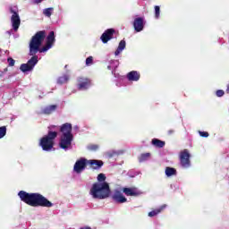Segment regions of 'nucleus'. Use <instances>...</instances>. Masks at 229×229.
<instances>
[{"instance_id": "nucleus-8", "label": "nucleus", "mask_w": 229, "mask_h": 229, "mask_svg": "<svg viewBox=\"0 0 229 229\" xmlns=\"http://www.w3.org/2000/svg\"><path fill=\"white\" fill-rule=\"evenodd\" d=\"M11 13H13L11 17L13 30L14 31H17V30H19V26H21V17L19 16V13L13 11V9L12 8H11Z\"/></svg>"}, {"instance_id": "nucleus-16", "label": "nucleus", "mask_w": 229, "mask_h": 229, "mask_svg": "<svg viewBox=\"0 0 229 229\" xmlns=\"http://www.w3.org/2000/svg\"><path fill=\"white\" fill-rule=\"evenodd\" d=\"M124 49H126V41L123 39L120 41L118 47L114 52V56H119Z\"/></svg>"}, {"instance_id": "nucleus-1", "label": "nucleus", "mask_w": 229, "mask_h": 229, "mask_svg": "<svg viewBox=\"0 0 229 229\" xmlns=\"http://www.w3.org/2000/svg\"><path fill=\"white\" fill-rule=\"evenodd\" d=\"M46 38V31L40 30L37 32L32 38L30 39L29 47H30V55L32 56L27 64H22L20 67V71L21 72H28L35 68V65L38 64V56H37V53H47L49 51L51 47H53V44H55V31H50L48 36L47 37V44L45 47H41L42 42H44Z\"/></svg>"}, {"instance_id": "nucleus-38", "label": "nucleus", "mask_w": 229, "mask_h": 229, "mask_svg": "<svg viewBox=\"0 0 229 229\" xmlns=\"http://www.w3.org/2000/svg\"><path fill=\"white\" fill-rule=\"evenodd\" d=\"M75 130H78V126H75Z\"/></svg>"}, {"instance_id": "nucleus-20", "label": "nucleus", "mask_w": 229, "mask_h": 229, "mask_svg": "<svg viewBox=\"0 0 229 229\" xmlns=\"http://www.w3.org/2000/svg\"><path fill=\"white\" fill-rule=\"evenodd\" d=\"M165 173L166 176L170 178V176H174L176 174V169L173 167H166Z\"/></svg>"}, {"instance_id": "nucleus-6", "label": "nucleus", "mask_w": 229, "mask_h": 229, "mask_svg": "<svg viewBox=\"0 0 229 229\" xmlns=\"http://www.w3.org/2000/svg\"><path fill=\"white\" fill-rule=\"evenodd\" d=\"M180 164L184 169L191 167V153L188 149H184L180 153Z\"/></svg>"}, {"instance_id": "nucleus-13", "label": "nucleus", "mask_w": 229, "mask_h": 229, "mask_svg": "<svg viewBox=\"0 0 229 229\" xmlns=\"http://www.w3.org/2000/svg\"><path fill=\"white\" fill-rule=\"evenodd\" d=\"M127 79L129 81H139V80H140V73H139L137 71L130 72L127 74Z\"/></svg>"}, {"instance_id": "nucleus-24", "label": "nucleus", "mask_w": 229, "mask_h": 229, "mask_svg": "<svg viewBox=\"0 0 229 229\" xmlns=\"http://www.w3.org/2000/svg\"><path fill=\"white\" fill-rule=\"evenodd\" d=\"M55 11V8L49 7L43 10V14L45 17H51L53 15V12Z\"/></svg>"}, {"instance_id": "nucleus-25", "label": "nucleus", "mask_w": 229, "mask_h": 229, "mask_svg": "<svg viewBox=\"0 0 229 229\" xmlns=\"http://www.w3.org/2000/svg\"><path fill=\"white\" fill-rule=\"evenodd\" d=\"M105 180H106V176H105V174H99L98 175V182L97 183H106V182H105Z\"/></svg>"}, {"instance_id": "nucleus-5", "label": "nucleus", "mask_w": 229, "mask_h": 229, "mask_svg": "<svg viewBox=\"0 0 229 229\" xmlns=\"http://www.w3.org/2000/svg\"><path fill=\"white\" fill-rule=\"evenodd\" d=\"M58 132L48 131V134L44 136L40 141L39 146L42 148L43 151H51L55 146V139H56Z\"/></svg>"}, {"instance_id": "nucleus-4", "label": "nucleus", "mask_w": 229, "mask_h": 229, "mask_svg": "<svg viewBox=\"0 0 229 229\" xmlns=\"http://www.w3.org/2000/svg\"><path fill=\"white\" fill-rule=\"evenodd\" d=\"M62 136L59 142V147L64 151L68 149H72V140L74 137L72 136V125L71 123H64L61 127Z\"/></svg>"}, {"instance_id": "nucleus-12", "label": "nucleus", "mask_w": 229, "mask_h": 229, "mask_svg": "<svg viewBox=\"0 0 229 229\" xmlns=\"http://www.w3.org/2000/svg\"><path fill=\"white\" fill-rule=\"evenodd\" d=\"M134 30L138 33L144 30V20L142 18H136L133 22Z\"/></svg>"}, {"instance_id": "nucleus-9", "label": "nucleus", "mask_w": 229, "mask_h": 229, "mask_svg": "<svg viewBox=\"0 0 229 229\" xmlns=\"http://www.w3.org/2000/svg\"><path fill=\"white\" fill-rule=\"evenodd\" d=\"M112 199L115 201V203H126L128 201V199H126L119 190H114Z\"/></svg>"}, {"instance_id": "nucleus-18", "label": "nucleus", "mask_w": 229, "mask_h": 229, "mask_svg": "<svg viewBox=\"0 0 229 229\" xmlns=\"http://www.w3.org/2000/svg\"><path fill=\"white\" fill-rule=\"evenodd\" d=\"M71 76L69 74H64L57 79L58 85H64V83H67Z\"/></svg>"}, {"instance_id": "nucleus-36", "label": "nucleus", "mask_w": 229, "mask_h": 229, "mask_svg": "<svg viewBox=\"0 0 229 229\" xmlns=\"http://www.w3.org/2000/svg\"><path fill=\"white\" fill-rule=\"evenodd\" d=\"M226 92L229 94V84L227 85Z\"/></svg>"}, {"instance_id": "nucleus-17", "label": "nucleus", "mask_w": 229, "mask_h": 229, "mask_svg": "<svg viewBox=\"0 0 229 229\" xmlns=\"http://www.w3.org/2000/svg\"><path fill=\"white\" fill-rule=\"evenodd\" d=\"M165 207H167V206L163 205L159 208L150 211L148 213V217H155V216H158V214H160V212H162V210H164V208H165Z\"/></svg>"}, {"instance_id": "nucleus-15", "label": "nucleus", "mask_w": 229, "mask_h": 229, "mask_svg": "<svg viewBox=\"0 0 229 229\" xmlns=\"http://www.w3.org/2000/svg\"><path fill=\"white\" fill-rule=\"evenodd\" d=\"M88 164L91 165L92 169H101V167H103V161L101 160H96V159L88 160Z\"/></svg>"}, {"instance_id": "nucleus-32", "label": "nucleus", "mask_w": 229, "mask_h": 229, "mask_svg": "<svg viewBox=\"0 0 229 229\" xmlns=\"http://www.w3.org/2000/svg\"><path fill=\"white\" fill-rule=\"evenodd\" d=\"M107 157H109V158H112V157H114V155H117V152H115V150H111L109 152L106 153Z\"/></svg>"}, {"instance_id": "nucleus-3", "label": "nucleus", "mask_w": 229, "mask_h": 229, "mask_svg": "<svg viewBox=\"0 0 229 229\" xmlns=\"http://www.w3.org/2000/svg\"><path fill=\"white\" fill-rule=\"evenodd\" d=\"M111 193L108 182H95L89 190V195L93 199H106L110 198Z\"/></svg>"}, {"instance_id": "nucleus-10", "label": "nucleus", "mask_w": 229, "mask_h": 229, "mask_svg": "<svg viewBox=\"0 0 229 229\" xmlns=\"http://www.w3.org/2000/svg\"><path fill=\"white\" fill-rule=\"evenodd\" d=\"M114 33H115L114 29L106 30L100 37L103 44H106L108 40H112V38H114Z\"/></svg>"}, {"instance_id": "nucleus-33", "label": "nucleus", "mask_w": 229, "mask_h": 229, "mask_svg": "<svg viewBox=\"0 0 229 229\" xmlns=\"http://www.w3.org/2000/svg\"><path fill=\"white\" fill-rule=\"evenodd\" d=\"M200 137H208V132L207 131H199Z\"/></svg>"}, {"instance_id": "nucleus-11", "label": "nucleus", "mask_w": 229, "mask_h": 229, "mask_svg": "<svg viewBox=\"0 0 229 229\" xmlns=\"http://www.w3.org/2000/svg\"><path fill=\"white\" fill-rule=\"evenodd\" d=\"M90 87V80L87 78L80 77L78 79V89L79 90H87Z\"/></svg>"}, {"instance_id": "nucleus-35", "label": "nucleus", "mask_w": 229, "mask_h": 229, "mask_svg": "<svg viewBox=\"0 0 229 229\" xmlns=\"http://www.w3.org/2000/svg\"><path fill=\"white\" fill-rule=\"evenodd\" d=\"M168 133H169V135H171V134L174 133V131L170 130V131H168Z\"/></svg>"}, {"instance_id": "nucleus-27", "label": "nucleus", "mask_w": 229, "mask_h": 229, "mask_svg": "<svg viewBox=\"0 0 229 229\" xmlns=\"http://www.w3.org/2000/svg\"><path fill=\"white\" fill-rule=\"evenodd\" d=\"M6 135V126L0 127V139Z\"/></svg>"}, {"instance_id": "nucleus-26", "label": "nucleus", "mask_w": 229, "mask_h": 229, "mask_svg": "<svg viewBox=\"0 0 229 229\" xmlns=\"http://www.w3.org/2000/svg\"><path fill=\"white\" fill-rule=\"evenodd\" d=\"M154 10H155V18L156 19H160V6L156 5L154 7Z\"/></svg>"}, {"instance_id": "nucleus-22", "label": "nucleus", "mask_w": 229, "mask_h": 229, "mask_svg": "<svg viewBox=\"0 0 229 229\" xmlns=\"http://www.w3.org/2000/svg\"><path fill=\"white\" fill-rule=\"evenodd\" d=\"M152 144L156 146V148H164V146H165V142L157 139L152 140Z\"/></svg>"}, {"instance_id": "nucleus-29", "label": "nucleus", "mask_w": 229, "mask_h": 229, "mask_svg": "<svg viewBox=\"0 0 229 229\" xmlns=\"http://www.w3.org/2000/svg\"><path fill=\"white\" fill-rule=\"evenodd\" d=\"M88 149H89V151H97V149H99V146H98V145H89V146H88Z\"/></svg>"}, {"instance_id": "nucleus-7", "label": "nucleus", "mask_w": 229, "mask_h": 229, "mask_svg": "<svg viewBox=\"0 0 229 229\" xmlns=\"http://www.w3.org/2000/svg\"><path fill=\"white\" fill-rule=\"evenodd\" d=\"M89 164V160H87L86 158H80L79 160H77L73 165V171L74 173H76L77 174H80L81 173H83V171H85L87 165Z\"/></svg>"}, {"instance_id": "nucleus-34", "label": "nucleus", "mask_w": 229, "mask_h": 229, "mask_svg": "<svg viewBox=\"0 0 229 229\" xmlns=\"http://www.w3.org/2000/svg\"><path fill=\"white\" fill-rule=\"evenodd\" d=\"M44 0H33L34 4H39V3L43 2Z\"/></svg>"}, {"instance_id": "nucleus-19", "label": "nucleus", "mask_w": 229, "mask_h": 229, "mask_svg": "<svg viewBox=\"0 0 229 229\" xmlns=\"http://www.w3.org/2000/svg\"><path fill=\"white\" fill-rule=\"evenodd\" d=\"M56 108H57L56 105H52V106L45 107L43 112L47 114H53V112H55V110H56Z\"/></svg>"}, {"instance_id": "nucleus-14", "label": "nucleus", "mask_w": 229, "mask_h": 229, "mask_svg": "<svg viewBox=\"0 0 229 229\" xmlns=\"http://www.w3.org/2000/svg\"><path fill=\"white\" fill-rule=\"evenodd\" d=\"M123 192H124L126 196H139V194H140L137 188H123Z\"/></svg>"}, {"instance_id": "nucleus-30", "label": "nucleus", "mask_w": 229, "mask_h": 229, "mask_svg": "<svg viewBox=\"0 0 229 229\" xmlns=\"http://www.w3.org/2000/svg\"><path fill=\"white\" fill-rule=\"evenodd\" d=\"M7 62H8L9 67H13V65H15V60H13V58L12 57H9L7 59Z\"/></svg>"}, {"instance_id": "nucleus-2", "label": "nucleus", "mask_w": 229, "mask_h": 229, "mask_svg": "<svg viewBox=\"0 0 229 229\" xmlns=\"http://www.w3.org/2000/svg\"><path fill=\"white\" fill-rule=\"evenodd\" d=\"M21 200L30 207H47V208H51L53 204L46 197L40 195L39 193H28L24 191H21L18 193Z\"/></svg>"}, {"instance_id": "nucleus-28", "label": "nucleus", "mask_w": 229, "mask_h": 229, "mask_svg": "<svg viewBox=\"0 0 229 229\" xmlns=\"http://www.w3.org/2000/svg\"><path fill=\"white\" fill-rule=\"evenodd\" d=\"M92 64H94V58L92 56H89L86 59V65L89 67V66L92 65Z\"/></svg>"}, {"instance_id": "nucleus-31", "label": "nucleus", "mask_w": 229, "mask_h": 229, "mask_svg": "<svg viewBox=\"0 0 229 229\" xmlns=\"http://www.w3.org/2000/svg\"><path fill=\"white\" fill-rule=\"evenodd\" d=\"M217 98H223L225 96V91L223 89H218L216 92Z\"/></svg>"}, {"instance_id": "nucleus-21", "label": "nucleus", "mask_w": 229, "mask_h": 229, "mask_svg": "<svg viewBox=\"0 0 229 229\" xmlns=\"http://www.w3.org/2000/svg\"><path fill=\"white\" fill-rule=\"evenodd\" d=\"M117 67H119V61L112 60V61H110V64L107 66V69L109 71H112V69H117Z\"/></svg>"}, {"instance_id": "nucleus-23", "label": "nucleus", "mask_w": 229, "mask_h": 229, "mask_svg": "<svg viewBox=\"0 0 229 229\" xmlns=\"http://www.w3.org/2000/svg\"><path fill=\"white\" fill-rule=\"evenodd\" d=\"M149 158H151V154L150 153L141 154L139 157V162H146L147 160H149Z\"/></svg>"}, {"instance_id": "nucleus-37", "label": "nucleus", "mask_w": 229, "mask_h": 229, "mask_svg": "<svg viewBox=\"0 0 229 229\" xmlns=\"http://www.w3.org/2000/svg\"><path fill=\"white\" fill-rule=\"evenodd\" d=\"M81 229H91L90 227H83V228H81Z\"/></svg>"}]
</instances>
